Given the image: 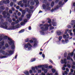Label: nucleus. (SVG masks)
Segmentation results:
<instances>
[{
	"label": "nucleus",
	"mask_w": 75,
	"mask_h": 75,
	"mask_svg": "<svg viewBox=\"0 0 75 75\" xmlns=\"http://www.w3.org/2000/svg\"><path fill=\"white\" fill-rule=\"evenodd\" d=\"M21 25H24L25 24V23L23 22H21L20 23Z\"/></svg>",
	"instance_id": "23"
},
{
	"label": "nucleus",
	"mask_w": 75,
	"mask_h": 75,
	"mask_svg": "<svg viewBox=\"0 0 75 75\" xmlns=\"http://www.w3.org/2000/svg\"><path fill=\"white\" fill-rule=\"evenodd\" d=\"M25 41L26 42H28V41H29V39L28 38H27L25 40Z\"/></svg>",
	"instance_id": "46"
},
{
	"label": "nucleus",
	"mask_w": 75,
	"mask_h": 75,
	"mask_svg": "<svg viewBox=\"0 0 75 75\" xmlns=\"http://www.w3.org/2000/svg\"><path fill=\"white\" fill-rule=\"evenodd\" d=\"M44 26H45V28L43 27H41V30L40 31V33L41 35H44L45 34V32L44 31H48V27H51L52 25L51 24L49 25L47 24H45L44 25Z\"/></svg>",
	"instance_id": "1"
},
{
	"label": "nucleus",
	"mask_w": 75,
	"mask_h": 75,
	"mask_svg": "<svg viewBox=\"0 0 75 75\" xmlns=\"http://www.w3.org/2000/svg\"><path fill=\"white\" fill-rule=\"evenodd\" d=\"M32 69L33 71H34L33 72L34 73H35V72H36V71H35V67H32Z\"/></svg>",
	"instance_id": "26"
},
{
	"label": "nucleus",
	"mask_w": 75,
	"mask_h": 75,
	"mask_svg": "<svg viewBox=\"0 0 75 75\" xmlns=\"http://www.w3.org/2000/svg\"><path fill=\"white\" fill-rule=\"evenodd\" d=\"M0 21H1L0 22V24H1V25L2 24L3 25H3L4 26V27L5 26V25H6V26L7 27V24H8L7 22H6L3 23V21H4V19L2 18L1 19ZM6 30H7V29H6Z\"/></svg>",
	"instance_id": "6"
},
{
	"label": "nucleus",
	"mask_w": 75,
	"mask_h": 75,
	"mask_svg": "<svg viewBox=\"0 0 75 75\" xmlns=\"http://www.w3.org/2000/svg\"><path fill=\"white\" fill-rule=\"evenodd\" d=\"M19 23V21L18 20H17L16 21L15 23V24H18Z\"/></svg>",
	"instance_id": "34"
},
{
	"label": "nucleus",
	"mask_w": 75,
	"mask_h": 75,
	"mask_svg": "<svg viewBox=\"0 0 75 75\" xmlns=\"http://www.w3.org/2000/svg\"><path fill=\"white\" fill-rule=\"evenodd\" d=\"M68 55L71 56H73L74 55V52H72L71 53H70L68 54Z\"/></svg>",
	"instance_id": "19"
},
{
	"label": "nucleus",
	"mask_w": 75,
	"mask_h": 75,
	"mask_svg": "<svg viewBox=\"0 0 75 75\" xmlns=\"http://www.w3.org/2000/svg\"><path fill=\"white\" fill-rule=\"evenodd\" d=\"M6 13H6V11H4L3 12L2 15L3 16V17L5 18H7V17L8 18H9L10 17V14L8 13L7 14V15H6Z\"/></svg>",
	"instance_id": "4"
},
{
	"label": "nucleus",
	"mask_w": 75,
	"mask_h": 75,
	"mask_svg": "<svg viewBox=\"0 0 75 75\" xmlns=\"http://www.w3.org/2000/svg\"><path fill=\"white\" fill-rule=\"evenodd\" d=\"M51 19H49L48 21V23H51Z\"/></svg>",
	"instance_id": "56"
},
{
	"label": "nucleus",
	"mask_w": 75,
	"mask_h": 75,
	"mask_svg": "<svg viewBox=\"0 0 75 75\" xmlns=\"http://www.w3.org/2000/svg\"><path fill=\"white\" fill-rule=\"evenodd\" d=\"M29 42L30 43H33V42H34V41H33V40H30Z\"/></svg>",
	"instance_id": "61"
},
{
	"label": "nucleus",
	"mask_w": 75,
	"mask_h": 75,
	"mask_svg": "<svg viewBox=\"0 0 75 75\" xmlns=\"http://www.w3.org/2000/svg\"><path fill=\"white\" fill-rule=\"evenodd\" d=\"M62 37L61 36H60L59 37V41H60L61 40H62Z\"/></svg>",
	"instance_id": "36"
},
{
	"label": "nucleus",
	"mask_w": 75,
	"mask_h": 75,
	"mask_svg": "<svg viewBox=\"0 0 75 75\" xmlns=\"http://www.w3.org/2000/svg\"><path fill=\"white\" fill-rule=\"evenodd\" d=\"M4 55H6V56H4L2 57H0V58L2 59L3 58H7L10 55V54L7 53H5Z\"/></svg>",
	"instance_id": "7"
},
{
	"label": "nucleus",
	"mask_w": 75,
	"mask_h": 75,
	"mask_svg": "<svg viewBox=\"0 0 75 75\" xmlns=\"http://www.w3.org/2000/svg\"><path fill=\"white\" fill-rule=\"evenodd\" d=\"M38 68H42V65H40V66H38Z\"/></svg>",
	"instance_id": "52"
},
{
	"label": "nucleus",
	"mask_w": 75,
	"mask_h": 75,
	"mask_svg": "<svg viewBox=\"0 0 75 75\" xmlns=\"http://www.w3.org/2000/svg\"><path fill=\"white\" fill-rule=\"evenodd\" d=\"M13 4H14V3L13 2H11L10 4V5L11 7H13Z\"/></svg>",
	"instance_id": "27"
},
{
	"label": "nucleus",
	"mask_w": 75,
	"mask_h": 75,
	"mask_svg": "<svg viewBox=\"0 0 75 75\" xmlns=\"http://www.w3.org/2000/svg\"><path fill=\"white\" fill-rule=\"evenodd\" d=\"M38 73H41V70H39L38 71Z\"/></svg>",
	"instance_id": "64"
},
{
	"label": "nucleus",
	"mask_w": 75,
	"mask_h": 75,
	"mask_svg": "<svg viewBox=\"0 0 75 75\" xmlns=\"http://www.w3.org/2000/svg\"><path fill=\"white\" fill-rule=\"evenodd\" d=\"M61 33H62V32L61 31L58 30L57 31L56 34L57 35H61Z\"/></svg>",
	"instance_id": "11"
},
{
	"label": "nucleus",
	"mask_w": 75,
	"mask_h": 75,
	"mask_svg": "<svg viewBox=\"0 0 75 75\" xmlns=\"http://www.w3.org/2000/svg\"><path fill=\"white\" fill-rule=\"evenodd\" d=\"M5 47H6V48H8V47H9V45L8 44L6 43L5 45Z\"/></svg>",
	"instance_id": "39"
},
{
	"label": "nucleus",
	"mask_w": 75,
	"mask_h": 75,
	"mask_svg": "<svg viewBox=\"0 0 75 75\" xmlns=\"http://www.w3.org/2000/svg\"><path fill=\"white\" fill-rule=\"evenodd\" d=\"M40 27V29H41V27H43V26H44V25H43V24H40V25H39Z\"/></svg>",
	"instance_id": "45"
},
{
	"label": "nucleus",
	"mask_w": 75,
	"mask_h": 75,
	"mask_svg": "<svg viewBox=\"0 0 75 75\" xmlns=\"http://www.w3.org/2000/svg\"><path fill=\"white\" fill-rule=\"evenodd\" d=\"M63 40L62 41V44H64L65 43V42H66V40Z\"/></svg>",
	"instance_id": "21"
},
{
	"label": "nucleus",
	"mask_w": 75,
	"mask_h": 75,
	"mask_svg": "<svg viewBox=\"0 0 75 75\" xmlns=\"http://www.w3.org/2000/svg\"><path fill=\"white\" fill-rule=\"evenodd\" d=\"M34 4H35V2L34 1H32L30 3L31 5H32V6H33Z\"/></svg>",
	"instance_id": "38"
},
{
	"label": "nucleus",
	"mask_w": 75,
	"mask_h": 75,
	"mask_svg": "<svg viewBox=\"0 0 75 75\" xmlns=\"http://www.w3.org/2000/svg\"><path fill=\"white\" fill-rule=\"evenodd\" d=\"M4 3V2H3V0L0 2V5H3Z\"/></svg>",
	"instance_id": "33"
},
{
	"label": "nucleus",
	"mask_w": 75,
	"mask_h": 75,
	"mask_svg": "<svg viewBox=\"0 0 75 75\" xmlns=\"http://www.w3.org/2000/svg\"><path fill=\"white\" fill-rule=\"evenodd\" d=\"M17 15L18 16H21V13H18L17 14Z\"/></svg>",
	"instance_id": "63"
},
{
	"label": "nucleus",
	"mask_w": 75,
	"mask_h": 75,
	"mask_svg": "<svg viewBox=\"0 0 75 75\" xmlns=\"http://www.w3.org/2000/svg\"><path fill=\"white\" fill-rule=\"evenodd\" d=\"M71 59V58L70 56H68L67 57V59H69V60H70Z\"/></svg>",
	"instance_id": "50"
},
{
	"label": "nucleus",
	"mask_w": 75,
	"mask_h": 75,
	"mask_svg": "<svg viewBox=\"0 0 75 75\" xmlns=\"http://www.w3.org/2000/svg\"><path fill=\"white\" fill-rule=\"evenodd\" d=\"M22 3V1H21L19 2L18 4V5H20Z\"/></svg>",
	"instance_id": "48"
},
{
	"label": "nucleus",
	"mask_w": 75,
	"mask_h": 75,
	"mask_svg": "<svg viewBox=\"0 0 75 75\" xmlns=\"http://www.w3.org/2000/svg\"><path fill=\"white\" fill-rule=\"evenodd\" d=\"M42 67H44V68H48V66H47V65H42Z\"/></svg>",
	"instance_id": "29"
},
{
	"label": "nucleus",
	"mask_w": 75,
	"mask_h": 75,
	"mask_svg": "<svg viewBox=\"0 0 75 75\" xmlns=\"http://www.w3.org/2000/svg\"><path fill=\"white\" fill-rule=\"evenodd\" d=\"M59 8V6L57 5L56 6V8H54V10H56L57 9H58Z\"/></svg>",
	"instance_id": "40"
},
{
	"label": "nucleus",
	"mask_w": 75,
	"mask_h": 75,
	"mask_svg": "<svg viewBox=\"0 0 75 75\" xmlns=\"http://www.w3.org/2000/svg\"><path fill=\"white\" fill-rule=\"evenodd\" d=\"M25 10L27 12H28L29 13V14H28L26 15L27 19H30V18H31V13L33 12V10H29V9L28 8H26Z\"/></svg>",
	"instance_id": "3"
},
{
	"label": "nucleus",
	"mask_w": 75,
	"mask_h": 75,
	"mask_svg": "<svg viewBox=\"0 0 75 75\" xmlns=\"http://www.w3.org/2000/svg\"><path fill=\"white\" fill-rule=\"evenodd\" d=\"M47 71H48V70H47V69H45L44 70L45 73H47Z\"/></svg>",
	"instance_id": "58"
},
{
	"label": "nucleus",
	"mask_w": 75,
	"mask_h": 75,
	"mask_svg": "<svg viewBox=\"0 0 75 75\" xmlns=\"http://www.w3.org/2000/svg\"><path fill=\"white\" fill-rule=\"evenodd\" d=\"M15 29H16V28L14 26H11L10 28L8 30H15Z\"/></svg>",
	"instance_id": "13"
},
{
	"label": "nucleus",
	"mask_w": 75,
	"mask_h": 75,
	"mask_svg": "<svg viewBox=\"0 0 75 75\" xmlns=\"http://www.w3.org/2000/svg\"><path fill=\"white\" fill-rule=\"evenodd\" d=\"M43 9H45L46 8V5L44 4H43L42 5Z\"/></svg>",
	"instance_id": "24"
},
{
	"label": "nucleus",
	"mask_w": 75,
	"mask_h": 75,
	"mask_svg": "<svg viewBox=\"0 0 75 75\" xmlns=\"http://www.w3.org/2000/svg\"><path fill=\"white\" fill-rule=\"evenodd\" d=\"M8 40L10 41L9 42H8V43L9 45H11L12 50H14L15 49V46L14 45V43L15 42L14 41L9 37H8Z\"/></svg>",
	"instance_id": "2"
},
{
	"label": "nucleus",
	"mask_w": 75,
	"mask_h": 75,
	"mask_svg": "<svg viewBox=\"0 0 75 75\" xmlns=\"http://www.w3.org/2000/svg\"><path fill=\"white\" fill-rule=\"evenodd\" d=\"M37 44L35 43L33 44V47H37Z\"/></svg>",
	"instance_id": "55"
},
{
	"label": "nucleus",
	"mask_w": 75,
	"mask_h": 75,
	"mask_svg": "<svg viewBox=\"0 0 75 75\" xmlns=\"http://www.w3.org/2000/svg\"><path fill=\"white\" fill-rule=\"evenodd\" d=\"M54 5V2H52L51 4V6L52 7Z\"/></svg>",
	"instance_id": "30"
},
{
	"label": "nucleus",
	"mask_w": 75,
	"mask_h": 75,
	"mask_svg": "<svg viewBox=\"0 0 75 75\" xmlns=\"http://www.w3.org/2000/svg\"><path fill=\"white\" fill-rule=\"evenodd\" d=\"M63 37L64 38L65 40H66V35H64Z\"/></svg>",
	"instance_id": "54"
},
{
	"label": "nucleus",
	"mask_w": 75,
	"mask_h": 75,
	"mask_svg": "<svg viewBox=\"0 0 75 75\" xmlns=\"http://www.w3.org/2000/svg\"><path fill=\"white\" fill-rule=\"evenodd\" d=\"M3 2L4 4H6L8 3H10V1L9 0H3Z\"/></svg>",
	"instance_id": "10"
},
{
	"label": "nucleus",
	"mask_w": 75,
	"mask_h": 75,
	"mask_svg": "<svg viewBox=\"0 0 75 75\" xmlns=\"http://www.w3.org/2000/svg\"><path fill=\"white\" fill-rule=\"evenodd\" d=\"M23 3H24V4H26L27 3V0H23Z\"/></svg>",
	"instance_id": "31"
},
{
	"label": "nucleus",
	"mask_w": 75,
	"mask_h": 75,
	"mask_svg": "<svg viewBox=\"0 0 75 75\" xmlns=\"http://www.w3.org/2000/svg\"><path fill=\"white\" fill-rule=\"evenodd\" d=\"M8 21L9 22V23H11V22L12 21H11V19L10 18L8 19Z\"/></svg>",
	"instance_id": "59"
},
{
	"label": "nucleus",
	"mask_w": 75,
	"mask_h": 75,
	"mask_svg": "<svg viewBox=\"0 0 75 75\" xmlns=\"http://www.w3.org/2000/svg\"><path fill=\"white\" fill-rule=\"evenodd\" d=\"M67 66L68 68H70L71 67V66H70L69 64H67Z\"/></svg>",
	"instance_id": "60"
},
{
	"label": "nucleus",
	"mask_w": 75,
	"mask_h": 75,
	"mask_svg": "<svg viewBox=\"0 0 75 75\" xmlns=\"http://www.w3.org/2000/svg\"><path fill=\"white\" fill-rule=\"evenodd\" d=\"M52 72L53 73H54V72H55V71H56L54 69H52Z\"/></svg>",
	"instance_id": "49"
},
{
	"label": "nucleus",
	"mask_w": 75,
	"mask_h": 75,
	"mask_svg": "<svg viewBox=\"0 0 75 75\" xmlns=\"http://www.w3.org/2000/svg\"><path fill=\"white\" fill-rule=\"evenodd\" d=\"M65 4V2H64L63 4H62V1H60L59 4V6L60 7H62L63 6V5H64V4Z\"/></svg>",
	"instance_id": "9"
},
{
	"label": "nucleus",
	"mask_w": 75,
	"mask_h": 75,
	"mask_svg": "<svg viewBox=\"0 0 75 75\" xmlns=\"http://www.w3.org/2000/svg\"><path fill=\"white\" fill-rule=\"evenodd\" d=\"M46 7L47 8V10H51V7H49L48 6H47Z\"/></svg>",
	"instance_id": "51"
},
{
	"label": "nucleus",
	"mask_w": 75,
	"mask_h": 75,
	"mask_svg": "<svg viewBox=\"0 0 75 75\" xmlns=\"http://www.w3.org/2000/svg\"><path fill=\"white\" fill-rule=\"evenodd\" d=\"M19 21H21L23 20V18H19Z\"/></svg>",
	"instance_id": "43"
},
{
	"label": "nucleus",
	"mask_w": 75,
	"mask_h": 75,
	"mask_svg": "<svg viewBox=\"0 0 75 75\" xmlns=\"http://www.w3.org/2000/svg\"><path fill=\"white\" fill-rule=\"evenodd\" d=\"M8 52L9 53V55H12V54L14 53V51L11 50L8 51Z\"/></svg>",
	"instance_id": "15"
},
{
	"label": "nucleus",
	"mask_w": 75,
	"mask_h": 75,
	"mask_svg": "<svg viewBox=\"0 0 75 75\" xmlns=\"http://www.w3.org/2000/svg\"><path fill=\"white\" fill-rule=\"evenodd\" d=\"M0 27L2 28H4V29H7V27L6 25L4 26L2 25H1L0 26Z\"/></svg>",
	"instance_id": "14"
},
{
	"label": "nucleus",
	"mask_w": 75,
	"mask_h": 75,
	"mask_svg": "<svg viewBox=\"0 0 75 75\" xmlns=\"http://www.w3.org/2000/svg\"><path fill=\"white\" fill-rule=\"evenodd\" d=\"M34 1L36 2V5H38V4H39V2H38V0H34Z\"/></svg>",
	"instance_id": "20"
},
{
	"label": "nucleus",
	"mask_w": 75,
	"mask_h": 75,
	"mask_svg": "<svg viewBox=\"0 0 75 75\" xmlns=\"http://www.w3.org/2000/svg\"><path fill=\"white\" fill-rule=\"evenodd\" d=\"M9 12L10 14H12V13H13V11L12 10H10L9 11Z\"/></svg>",
	"instance_id": "53"
},
{
	"label": "nucleus",
	"mask_w": 75,
	"mask_h": 75,
	"mask_svg": "<svg viewBox=\"0 0 75 75\" xmlns=\"http://www.w3.org/2000/svg\"><path fill=\"white\" fill-rule=\"evenodd\" d=\"M28 46L31 47H32V46H31V45L30 43H28L27 44H25V45H24V48H28Z\"/></svg>",
	"instance_id": "8"
},
{
	"label": "nucleus",
	"mask_w": 75,
	"mask_h": 75,
	"mask_svg": "<svg viewBox=\"0 0 75 75\" xmlns=\"http://www.w3.org/2000/svg\"><path fill=\"white\" fill-rule=\"evenodd\" d=\"M71 22L72 23L71 24L72 25H73L74 24H75V20H71Z\"/></svg>",
	"instance_id": "17"
},
{
	"label": "nucleus",
	"mask_w": 75,
	"mask_h": 75,
	"mask_svg": "<svg viewBox=\"0 0 75 75\" xmlns=\"http://www.w3.org/2000/svg\"><path fill=\"white\" fill-rule=\"evenodd\" d=\"M19 26H20V25H18V24L15 26V27H16V28H19Z\"/></svg>",
	"instance_id": "42"
},
{
	"label": "nucleus",
	"mask_w": 75,
	"mask_h": 75,
	"mask_svg": "<svg viewBox=\"0 0 75 75\" xmlns=\"http://www.w3.org/2000/svg\"><path fill=\"white\" fill-rule=\"evenodd\" d=\"M50 30H53V29H54V28L53 27H51L50 28Z\"/></svg>",
	"instance_id": "57"
},
{
	"label": "nucleus",
	"mask_w": 75,
	"mask_h": 75,
	"mask_svg": "<svg viewBox=\"0 0 75 75\" xmlns=\"http://www.w3.org/2000/svg\"><path fill=\"white\" fill-rule=\"evenodd\" d=\"M0 44H1L0 45H2V46H3L4 45V41L2 40L0 42Z\"/></svg>",
	"instance_id": "16"
},
{
	"label": "nucleus",
	"mask_w": 75,
	"mask_h": 75,
	"mask_svg": "<svg viewBox=\"0 0 75 75\" xmlns=\"http://www.w3.org/2000/svg\"><path fill=\"white\" fill-rule=\"evenodd\" d=\"M52 21L53 22L52 23L53 26H56L57 25V23L55 22H54V19H52Z\"/></svg>",
	"instance_id": "12"
},
{
	"label": "nucleus",
	"mask_w": 75,
	"mask_h": 75,
	"mask_svg": "<svg viewBox=\"0 0 75 75\" xmlns=\"http://www.w3.org/2000/svg\"><path fill=\"white\" fill-rule=\"evenodd\" d=\"M24 31V29H22L19 32V33H22Z\"/></svg>",
	"instance_id": "28"
},
{
	"label": "nucleus",
	"mask_w": 75,
	"mask_h": 75,
	"mask_svg": "<svg viewBox=\"0 0 75 75\" xmlns=\"http://www.w3.org/2000/svg\"><path fill=\"white\" fill-rule=\"evenodd\" d=\"M35 58H34L33 59H32L30 60V62H34V61H35Z\"/></svg>",
	"instance_id": "25"
},
{
	"label": "nucleus",
	"mask_w": 75,
	"mask_h": 75,
	"mask_svg": "<svg viewBox=\"0 0 75 75\" xmlns=\"http://www.w3.org/2000/svg\"><path fill=\"white\" fill-rule=\"evenodd\" d=\"M0 8H1V10H4L5 9V8H4V7L3 6H2Z\"/></svg>",
	"instance_id": "35"
},
{
	"label": "nucleus",
	"mask_w": 75,
	"mask_h": 75,
	"mask_svg": "<svg viewBox=\"0 0 75 75\" xmlns=\"http://www.w3.org/2000/svg\"><path fill=\"white\" fill-rule=\"evenodd\" d=\"M71 68H72V69H75V66H72Z\"/></svg>",
	"instance_id": "62"
},
{
	"label": "nucleus",
	"mask_w": 75,
	"mask_h": 75,
	"mask_svg": "<svg viewBox=\"0 0 75 75\" xmlns=\"http://www.w3.org/2000/svg\"><path fill=\"white\" fill-rule=\"evenodd\" d=\"M22 12L23 14H25V13H26V12L25 11V10H23L22 11Z\"/></svg>",
	"instance_id": "32"
},
{
	"label": "nucleus",
	"mask_w": 75,
	"mask_h": 75,
	"mask_svg": "<svg viewBox=\"0 0 75 75\" xmlns=\"http://www.w3.org/2000/svg\"><path fill=\"white\" fill-rule=\"evenodd\" d=\"M24 74L26 75H29V71H25L24 72Z\"/></svg>",
	"instance_id": "22"
},
{
	"label": "nucleus",
	"mask_w": 75,
	"mask_h": 75,
	"mask_svg": "<svg viewBox=\"0 0 75 75\" xmlns=\"http://www.w3.org/2000/svg\"><path fill=\"white\" fill-rule=\"evenodd\" d=\"M0 52H1L2 54L3 55H5V54H6V52L4 50H1Z\"/></svg>",
	"instance_id": "18"
},
{
	"label": "nucleus",
	"mask_w": 75,
	"mask_h": 75,
	"mask_svg": "<svg viewBox=\"0 0 75 75\" xmlns=\"http://www.w3.org/2000/svg\"><path fill=\"white\" fill-rule=\"evenodd\" d=\"M66 38H67V39H68V38H69V34H66Z\"/></svg>",
	"instance_id": "41"
},
{
	"label": "nucleus",
	"mask_w": 75,
	"mask_h": 75,
	"mask_svg": "<svg viewBox=\"0 0 75 75\" xmlns=\"http://www.w3.org/2000/svg\"><path fill=\"white\" fill-rule=\"evenodd\" d=\"M30 9L32 10V9H33L34 8V6H30L29 7Z\"/></svg>",
	"instance_id": "47"
},
{
	"label": "nucleus",
	"mask_w": 75,
	"mask_h": 75,
	"mask_svg": "<svg viewBox=\"0 0 75 75\" xmlns=\"http://www.w3.org/2000/svg\"><path fill=\"white\" fill-rule=\"evenodd\" d=\"M33 40L35 41H34V43H35V44H37V42L36 41V39L35 38H33Z\"/></svg>",
	"instance_id": "37"
},
{
	"label": "nucleus",
	"mask_w": 75,
	"mask_h": 75,
	"mask_svg": "<svg viewBox=\"0 0 75 75\" xmlns=\"http://www.w3.org/2000/svg\"><path fill=\"white\" fill-rule=\"evenodd\" d=\"M61 64H64V65L63 66V67L62 68V69L63 71L65 70V67H66V59H64V60L63 59L61 60L60 61Z\"/></svg>",
	"instance_id": "5"
},
{
	"label": "nucleus",
	"mask_w": 75,
	"mask_h": 75,
	"mask_svg": "<svg viewBox=\"0 0 75 75\" xmlns=\"http://www.w3.org/2000/svg\"><path fill=\"white\" fill-rule=\"evenodd\" d=\"M3 38H4V39H5V40H7V36H4V37H3Z\"/></svg>",
	"instance_id": "44"
}]
</instances>
